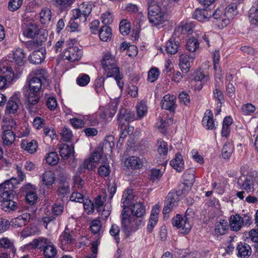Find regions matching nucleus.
I'll list each match as a JSON object with an SVG mask.
<instances>
[{
    "label": "nucleus",
    "mask_w": 258,
    "mask_h": 258,
    "mask_svg": "<svg viewBox=\"0 0 258 258\" xmlns=\"http://www.w3.org/2000/svg\"><path fill=\"white\" fill-rule=\"evenodd\" d=\"M23 0H10L8 9L10 11L14 12L18 10L22 5Z\"/></svg>",
    "instance_id": "61"
},
{
    "label": "nucleus",
    "mask_w": 258,
    "mask_h": 258,
    "mask_svg": "<svg viewBox=\"0 0 258 258\" xmlns=\"http://www.w3.org/2000/svg\"><path fill=\"white\" fill-rule=\"evenodd\" d=\"M107 71H104L107 74V77H113L115 79H118L120 78V74L119 69L115 64L114 66L108 67Z\"/></svg>",
    "instance_id": "46"
},
{
    "label": "nucleus",
    "mask_w": 258,
    "mask_h": 258,
    "mask_svg": "<svg viewBox=\"0 0 258 258\" xmlns=\"http://www.w3.org/2000/svg\"><path fill=\"white\" fill-rule=\"evenodd\" d=\"M124 164L128 168L140 169L143 166V161L138 157L131 156L125 160Z\"/></svg>",
    "instance_id": "26"
},
{
    "label": "nucleus",
    "mask_w": 258,
    "mask_h": 258,
    "mask_svg": "<svg viewBox=\"0 0 258 258\" xmlns=\"http://www.w3.org/2000/svg\"><path fill=\"white\" fill-rule=\"evenodd\" d=\"M213 97L216 100L218 101L217 108L218 113H219L221 111V105L224 102V98L222 92L217 87L216 85L215 89L213 91Z\"/></svg>",
    "instance_id": "37"
},
{
    "label": "nucleus",
    "mask_w": 258,
    "mask_h": 258,
    "mask_svg": "<svg viewBox=\"0 0 258 258\" xmlns=\"http://www.w3.org/2000/svg\"><path fill=\"white\" fill-rule=\"evenodd\" d=\"M49 241L50 240L47 238L40 237L38 238L34 239L33 241L29 243V245L34 249L38 248L42 251L45 247V245L48 244Z\"/></svg>",
    "instance_id": "33"
},
{
    "label": "nucleus",
    "mask_w": 258,
    "mask_h": 258,
    "mask_svg": "<svg viewBox=\"0 0 258 258\" xmlns=\"http://www.w3.org/2000/svg\"><path fill=\"white\" fill-rule=\"evenodd\" d=\"M112 35L111 29L108 26H103L99 31L100 39L103 41L110 40Z\"/></svg>",
    "instance_id": "36"
},
{
    "label": "nucleus",
    "mask_w": 258,
    "mask_h": 258,
    "mask_svg": "<svg viewBox=\"0 0 258 258\" xmlns=\"http://www.w3.org/2000/svg\"><path fill=\"white\" fill-rule=\"evenodd\" d=\"M120 232V228L116 224H112L109 233L110 235L114 237L116 242L118 243L119 241V234Z\"/></svg>",
    "instance_id": "63"
},
{
    "label": "nucleus",
    "mask_w": 258,
    "mask_h": 258,
    "mask_svg": "<svg viewBox=\"0 0 258 258\" xmlns=\"http://www.w3.org/2000/svg\"><path fill=\"white\" fill-rule=\"evenodd\" d=\"M211 17V13L208 14L206 9H197L194 12L192 17L200 22L206 21Z\"/></svg>",
    "instance_id": "29"
},
{
    "label": "nucleus",
    "mask_w": 258,
    "mask_h": 258,
    "mask_svg": "<svg viewBox=\"0 0 258 258\" xmlns=\"http://www.w3.org/2000/svg\"><path fill=\"white\" fill-rule=\"evenodd\" d=\"M21 147L24 150L30 154H33L37 151L38 143L34 140H22L21 143Z\"/></svg>",
    "instance_id": "22"
},
{
    "label": "nucleus",
    "mask_w": 258,
    "mask_h": 258,
    "mask_svg": "<svg viewBox=\"0 0 258 258\" xmlns=\"http://www.w3.org/2000/svg\"><path fill=\"white\" fill-rule=\"evenodd\" d=\"M249 19L251 24H258V1L257 4L249 10Z\"/></svg>",
    "instance_id": "43"
},
{
    "label": "nucleus",
    "mask_w": 258,
    "mask_h": 258,
    "mask_svg": "<svg viewBox=\"0 0 258 258\" xmlns=\"http://www.w3.org/2000/svg\"><path fill=\"white\" fill-rule=\"evenodd\" d=\"M225 13L227 18L229 20V22L232 20L234 16L237 15L238 11L237 5L235 3H232L228 5L225 9Z\"/></svg>",
    "instance_id": "40"
},
{
    "label": "nucleus",
    "mask_w": 258,
    "mask_h": 258,
    "mask_svg": "<svg viewBox=\"0 0 258 258\" xmlns=\"http://www.w3.org/2000/svg\"><path fill=\"white\" fill-rule=\"evenodd\" d=\"M119 31L123 35H128L131 31V24L126 20H122L119 24Z\"/></svg>",
    "instance_id": "52"
},
{
    "label": "nucleus",
    "mask_w": 258,
    "mask_h": 258,
    "mask_svg": "<svg viewBox=\"0 0 258 258\" xmlns=\"http://www.w3.org/2000/svg\"><path fill=\"white\" fill-rule=\"evenodd\" d=\"M105 78L102 77H97L94 82L95 89L97 93H101L104 89Z\"/></svg>",
    "instance_id": "60"
},
{
    "label": "nucleus",
    "mask_w": 258,
    "mask_h": 258,
    "mask_svg": "<svg viewBox=\"0 0 258 258\" xmlns=\"http://www.w3.org/2000/svg\"><path fill=\"white\" fill-rule=\"evenodd\" d=\"M179 42L173 38H170L166 43V51L168 53L174 54L177 51Z\"/></svg>",
    "instance_id": "34"
},
{
    "label": "nucleus",
    "mask_w": 258,
    "mask_h": 258,
    "mask_svg": "<svg viewBox=\"0 0 258 258\" xmlns=\"http://www.w3.org/2000/svg\"><path fill=\"white\" fill-rule=\"evenodd\" d=\"M41 177L43 183L46 185H52L55 180V174L51 171H45Z\"/></svg>",
    "instance_id": "38"
},
{
    "label": "nucleus",
    "mask_w": 258,
    "mask_h": 258,
    "mask_svg": "<svg viewBox=\"0 0 258 258\" xmlns=\"http://www.w3.org/2000/svg\"><path fill=\"white\" fill-rule=\"evenodd\" d=\"M51 18V10L48 8L43 9L40 13V21L42 24H48Z\"/></svg>",
    "instance_id": "42"
},
{
    "label": "nucleus",
    "mask_w": 258,
    "mask_h": 258,
    "mask_svg": "<svg viewBox=\"0 0 258 258\" xmlns=\"http://www.w3.org/2000/svg\"><path fill=\"white\" fill-rule=\"evenodd\" d=\"M148 17L153 25L157 26L163 24L166 20V10L164 7L155 3L149 4Z\"/></svg>",
    "instance_id": "2"
},
{
    "label": "nucleus",
    "mask_w": 258,
    "mask_h": 258,
    "mask_svg": "<svg viewBox=\"0 0 258 258\" xmlns=\"http://www.w3.org/2000/svg\"><path fill=\"white\" fill-rule=\"evenodd\" d=\"M70 192V185L68 182H60L57 190V193L58 195L61 196L62 198L64 197Z\"/></svg>",
    "instance_id": "47"
},
{
    "label": "nucleus",
    "mask_w": 258,
    "mask_h": 258,
    "mask_svg": "<svg viewBox=\"0 0 258 258\" xmlns=\"http://www.w3.org/2000/svg\"><path fill=\"white\" fill-rule=\"evenodd\" d=\"M116 63L115 57L110 52L104 54L101 60L102 67L104 71L109 70L108 67L114 66Z\"/></svg>",
    "instance_id": "24"
},
{
    "label": "nucleus",
    "mask_w": 258,
    "mask_h": 258,
    "mask_svg": "<svg viewBox=\"0 0 258 258\" xmlns=\"http://www.w3.org/2000/svg\"><path fill=\"white\" fill-rule=\"evenodd\" d=\"M15 79L12 68L0 63V89L8 87Z\"/></svg>",
    "instance_id": "5"
},
{
    "label": "nucleus",
    "mask_w": 258,
    "mask_h": 258,
    "mask_svg": "<svg viewBox=\"0 0 258 258\" xmlns=\"http://www.w3.org/2000/svg\"><path fill=\"white\" fill-rule=\"evenodd\" d=\"M95 168V166H93V164H91L90 160L86 159L84 163L78 168V172L81 174L85 171L86 169L92 170Z\"/></svg>",
    "instance_id": "62"
},
{
    "label": "nucleus",
    "mask_w": 258,
    "mask_h": 258,
    "mask_svg": "<svg viewBox=\"0 0 258 258\" xmlns=\"http://www.w3.org/2000/svg\"><path fill=\"white\" fill-rule=\"evenodd\" d=\"M45 48L41 47L39 49L34 51L29 56V61L33 64L41 63L45 57Z\"/></svg>",
    "instance_id": "15"
},
{
    "label": "nucleus",
    "mask_w": 258,
    "mask_h": 258,
    "mask_svg": "<svg viewBox=\"0 0 258 258\" xmlns=\"http://www.w3.org/2000/svg\"><path fill=\"white\" fill-rule=\"evenodd\" d=\"M199 47V42L194 37H190L187 41L186 49L190 52L196 51Z\"/></svg>",
    "instance_id": "48"
},
{
    "label": "nucleus",
    "mask_w": 258,
    "mask_h": 258,
    "mask_svg": "<svg viewBox=\"0 0 258 258\" xmlns=\"http://www.w3.org/2000/svg\"><path fill=\"white\" fill-rule=\"evenodd\" d=\"M237 185L239 189H244L247 192H254L258 185V172H255L252 175L240 176Z\"/></svg>",
    "instance_id": "4"
},
{
    "label": "nucleus",
    "mask_w": 258,
    "mask_h": 258,
    "mask_svg": "<svg viewBox=\"0 0 258 258\" xmlns=\"http://www.w3.org/2000/svg\"><path fill=\"white\" fill-rule=\"evenodd\" d=\"M42 251L44 258H58L57 248L50 240Z\"/></svg>",
    "instance_id": "19"
},
{
    "label": "nucleus",
    "mask_w": 258,
    "mask_h": 258,
    "mask_svg": "<svg viewBox=\"0 0 258 258\" xmlns=\"http://www.w3.org/2000/svg\"><path fill=\"white\" fill-rule=\"evenodd\" d=\"M214 19L217 22L221 21V25L222 27H225L229 24V20L227 18L225 12L224 13V8H217L214 12L211 14Z\"/></svg>",
    "instance_id": "17"
},
{
    "label": "nucleus",
    "mask_w": 258,
    "mask_h": 258,
    "mask_svg": "<svg viewBox=\"0 0 258 258\" xmlns=\"http://www.w3.org/2000/svg\"><path fill=\"white\" fill-rule=\"evenodd\" d=\"M81 22L82 21L80 19V17L78 16L77 17L76 14L73 13V16L70 20L67 28H69L71 32L78 31L79 23Z\"/></svg>",
    "instance_id": "41"
},
{
    "label": "nucleus",
    "mask_w": 258,
    "mask_h": 258,
    "mask_svg": "<svg viewBox=\"0 0 258 258\" xmlns=\"http://www.w3.org/2000/svg\"><path fill=\"white\" fill-rule=\"evenodd\" d=\"M233 150V147L230 143H225L222 150V155L224 159H229Z\"/></svg>",
    "instance_id": "54"
},
{
    "label": "nucleus",
    "mask_w": 258,
    "mask_h": 258,
    "mask_svg": "<svg viewBox=\"0 0 258 258\" xmlns=\"http://www.w3.org/2000/svg\"><path fill=\"white\" fill-rule=\"evenodd\" d=\"M134 196L133 194V190L131 189H127L125 190L122 195V204L124 209L128 207L131 204L132 200L134 199Z\"/></svg>",
    "instance_id": "39"
},
{
    "label": "nucleus",
    "mask_w": 258,
    "mask_h": 258,
    "mask_svg": "<svg viewBox=\"0 0 258 258\" xmlns=\"http://www.w3.org/2000/svg\"><path fill=\"white\" fill-rule=\"evenodd\" d=\"M179 201V195L177 192H170L165 201L163 214L165 215L171 212L178 205Z\"/></svg>",
    "instance_id": "9"
},
{
    "label": "nucleus",
    "mask_w": 258,
    "mask_h": 258,
    "mask_svg": "<svg viewBox=\"0 0 258 258\" xmlns=\"http://www.w3.org/2000/svg\"><path fill=\"white\" fill-rule=\"evenodd\" d=\"M103 154V148H98L94 152L92 156L89 158L87 159V160H90L91 161V164H93V166H95V167L96 165L94 164H96L101 159Z\"/></svg>",
    "instance_id": "45"
},
{
    "label": "nucleus",
    "mask_w": 258,
    "mask_h": 258,
    "mask_svg": "<svg viewBox=\"0 0 258 258\" xmlns=\"http://www.w3.org/2000/svg\"><path fill=\"white\" fill-rule=\"evenodd\" d=\"M76 192L74 191L70 197L71 201L82 203L84 202L83 195L86 193L85 189H75Z\"/></svg>",
    "instance_id": "44"
},
{
    "label": "nucleus",
    "mask_w": 258,
    "mask_h": 258,
    "mask_svg": "<svg viewBox=\"0 0 258 258\" xmlns=\"http://www.w3.org/2000/svg\"><path fill=\"white\" fill-rule=\"evenodd\" d=\"M229 230V224L224 219L217 221L215 226V233L217 235H223L226 234Z\"/></svg>",
    "instance_id": "23"
},
{
    "label": "nucleus",
    "mask_w": 258,
    "mask_h": 258,
    "mask_svg": "<svg viewBox=\"0 0 258 258\" xmlns=\"http://www.w3.org/2000/svg\"><path fill=\"white\" fill-rule=\"evenodd\" d=\"M74 153V147L73 145L69 146L67 144H61L59 146V154L62 158L68 159L72 154Z\"/></svg>",
    "instance_id": "31"
},
{
    "label": "nucleus",
    "mask_w": 258,
    "mask_h": 258,
    "mask_svg": "<svg viewBox=\"0 0 258 258\" xmlns=\"http://www.w3.org/2000/svg\"><path fill=\"white\" fill-rule=\"evenodd\" d=\"M34 75L33 77L29 76L23 87L24 95L28 102L27 108L32 112L37 111V104L42 95L41 90L42 83L46 79V71L44 70H37Z\"/></svg>",
    "instance_id": "1"
},
{
    "label": "nucleus",
    "mask_w": 258,
    "mask_h": 258,
    "mask_svg": "<svg viewBox=\"0 0 258 258\" xmlns=\"http://www.w3.org/2000/svg\"><path fill=\"white\" fill-rule=\"evenodd\" d=\"M30 215L29 214H24L13 219L10 222L11 225L14 228L21 227L26 225L29 221Z\"/></svg>",
    "instance_id": "20"
},
{
    "label": "nucleus",
    "mask_w": 258,
    "mask_h": 258,
    "mask_svg": "<svg viewBox=\"0 0 258 258\" xmlns=\"http://www.w3.org/2000/svg\"><path fill=\"white\" fill-rule=\"evenodd\" d=\"M18 184V180L15 177H12L0 184V201L2 199H7L9 197L13 198L15 194L14 189Z\"/></svg>",
    "instance_id": "6"
},
{
    "label": "nucleus",
    "mask_w": 258,
    "mask_h": 258,
    "mask_svg": "<svg viewBox=\"0 0 258 258\" xmlns=\"http://www.w3.org/2000/svg\"><path fill=\"white\" fill-rule=\"evenodd\" d=\"M157 151L161 155H166L168 153L167 144L165 141L160 139L158 140L157 143Z\"/></svg>",
    "instance_id": "53"
},
{
    "label": "nucleus",
    "mask_w": 258,
    "mask_h": 258,
    "mask_svg": "<svg viewBox=\"0 0 258 258\" xmlns=\"http://www.w3.org/2000/svg\"><path fill=\"white\" fill-rule=\"evenodd\" d=\"M101 19L102 23L105 26H107L113 22V16L111 13L107 12L102 14Z\"/></svg>",
    "instance_id": "64"
},
{
    "label": "nucleus",
    "mask_w": 258,
    "mask_h": 258,
    "mask_svg": "<svg viewBox=\"0 0 258 258\" xmlns=\"http://www.w3.org/2000/svg\"><path fill=\"white\" fill-rule=\"evenodd\" d=\"M123 119L128 121L134 120L135 119L134 113L130 111H127L125 108H121L117 114V120L121 121Z\"/></svg>",
    "instance_id": "35"
},
{
    "label": "nucleus",
    "mask_w": 258,
    "mask_h": 258,
    "mask_svg": "<svg viewBox=\"0 0 258 258\" xmlns=\"http://www.w3.org/2000/svg\"><path fill=\"white\" fill-rule=\"evenodd\" d=\"M170 165L178 172H181L184 169V162L182 155L177 153L175 158L170 161Z\"/></svg>",
    "instance_id": "30"
},
{
    "label": "nucleus",
    "mask_w": 258,
    "mask_h": 258,
    "mask_svg": "<svg viewBox=\"0 0 258 258\" xmlns=\"http://www.w3.org/2000/svg\"><path fill=\"white\" fill-rule=\"evenodd\" d=\"M160 75V72L158 68L155 67L152 68L148 72V80L153 83L157 80Z\"/></svg>",
    "instance_id": "56"
},
{
    "label": "nucleus",
    "mask_w": 258,
    "mask_h": 258,
    "mask_svg": "<svg viewBox=\"0 0 258 258\" xmlns=\"http://www.w3.org/2000/svg\"><path fill=\"white\" fill-rule=\"evenodd\" d=\"M90 230L93 234H100L102 229V223L100 220L95 219L92 221L90 226Z\"/></svg>",
    "instance_id": "50"
},
{
    "label": "nucleus",
    "mask_w": 258,
    "mask_h": 258,
    "mask_svg": "<svg viewBox=\"0 0 258 258\" xmlns=\"http://www.w3.org/2000/svg\"><path fill=\"white\" fill-rule=\"evenodd\" d=\"M194 172V170L190 169L186 170L183 175V181L190 182L189 185H193L194 183L195 180Z\"/></svg>",
    "instance_id": "57"
},
{
    "label": "nucleus",
    "mask_w": 258,
    "mask_h": 258,
    "mask_svg": "<svg viewBox=\"0 0 258 258\" xmlns=\"http://www.w3.org/2000/svg\"><path fill=\"white\" fill-rule=\"evenodd\" d=\"M46 162L49 165H54L59 161V157L57 154L55 152H51L47 154L45 158Z\"/></svg>",
    "instance_id": "58"
},
{
    "label": "nucleus",
    "mask_w": 258,
    "mask_h": 258,
    "mask_svg": "<svg viewBox=\"0 0 258 258\" xmlns=\"http://www.w3.org/2000/svg\"><path fill=\"white\" fill-rule=\"evenodd\" d=\"M22 28L23 35L28 38L34 37L39 30L36 23L32 20L25 21Z\"/></svg>",
    "instance_id": "11"
},
{
    "label": "nucleus",
    "mask_w": 258,
    "mask_h": 258,
    "mask_svg": "<svg viewBox=\"0 0 258 258\" xmlns=\"http://www.w3.org/2000/svg\"><path fill=\"white\" fill-rule=\"evenodd\" d=\"M176 97L174 95H165L161 100V107L162 109L169 110L171 112L174 111L175 109V103Z\"/></svg>",
    "instance_id": "16"
},
{
    "label": "nucleus",
    "mask_w": 258,
    "mask_h": 258,
    "mask_svg": "<svg viewBox=\"0 0 258 258\" xmlns=\"http://www.w3.org/2000/svg\"><path fill=\"white\" fill-rule=\"evenodd\" d=\"M73 232L66 227L60 235L58 240V245L63 250H67L69 246L76 243V239L73 237Z\"/></svg>",
    "instance_id": "7"
},
{
    "label": "nucleus",
    "mask_w": 258,
    "mask_h": 258,
    "mask_svg": "<svg viewBox=\"0 0 258 258\" xmlns=\"http://www.w3.org/2000/svg\"><path fill=\"white\" fill-rule=\"evenodd\" d=\"M173 226L179 229L181 233L187 234L190 231L191 225L189 222V219L186 216L184 217L180 214H177L172 219Z\"/></svg>",
    "instance_id": "8"
},
{
    "label": "nucleus",
    "mask_w": 258,
    "mask_h": 258,
    "mask_svg": "<svg viewBox=\"0 0 258 258\" xmlns=\"http://www.w3.org/2000/svg\"><path fill=\"white\" fill-rule=\"evenodd\" d=\"M131 211L133 217L141 219L143 221V217L146 214L145 207L141 203H136L131 207Z\"/></svg>",
    "instance_id": "18"
},
{
    "label": "nucleus",
    "mask_w": 258,
    "mask_h": 258,
    "mask_svg": "<svg viewBox=\"0 0 258 258\" xmlns=\"http://www.w3.org/2000/svg\"><path fill=\"white\" fill-rule=\"evenodd\" d=\"M21 104V101L19 96L14 94L11 96L6 105V113L7 114H14L17 112L19 105Z\"/></svg>",
    "instance_id": "13"
},
{
    "label": "nucleus",
    "mask_w": 258,
    "mask_h": 258,
    "mask_svg": "<svg viewBox=\"0 0 258 258\" xmlns=\"http://www.w3.org/2000/svg\"><path fill=\"white\" fill-rule=\"evenodd\" d=\"M18 199L13 195V198L8 197L7 199H2L0 202H2V209L6 211L10 212L17 210L18 209Z\"/></svg>",
    "instance_id": "14"
},
{
    "label": "nucleus",
    "mask_w": 258,
    "mask_h": 258,
    "mask_svg": "<svg viewBox=\"0 0 258 258\" xmlns=\"http://www.w3.org/2000/svg\"><path fill=\"white\" fill-rule=\"evenodd\" d=\"M63 54L66 59L71 61H75L81 58L82 55V51L77 46H72L66 48Z\"/></svg>",
    "instance_id": "12"
},
{
    "label": "nucleus",
    "mask_w": 258,
    "mask_h": 258,
    "mask_svg": "<svg viewBox=\"0 0 258 258\" xmlns=\"http://www.w3.org/2000/svg\"><path fill=\"white\" fill-rule=\"evenodd\" d=\"M238 256L241 258H248L251 253L250 246L245 242H240L237 246Z\"/></svg>",
    "instance_id": "25"
},
{
    "label": "nucleus",
    "mask_w": 258,
    "mask_h": 258,
    "mask_svg": "<svg viewBox=\"0 0 258 258\" xmlns=\"http://www.w3.org/2000/svg\"><path fill=\"white\" fill-rule=\"evenodd\" d=\"M203 125L207 130H213L215 124L213 118V114L210 116H204L202 120Z\"/></svg>",
    "instance_id": "55"
},
{
    "label": "nucleus",
    "mask_w": 258,
    "mask_h": 258,
    "mask_svg": "<svg viewBox=\"0 0 258 258\" xmlns=\"http://www.w3.org/2000/svg\"><path fill=\"white\" fill-rule=\"evenodd\" d=\"M13 58L19 66H23L26 61V54L23 49L17 48L13 53Z\"/></svg>",
    "instance_id": "32"
},
{
    "label": "nucleus",
    "mask_w": 258,
    "mask_h": 258,
    "mask_svg": "<svg viewBox=\"0 0 258 258\" xmlns=\"http://www.w3.org/2000/svg\"><path fill=\"white\" fill-rule=\"evenodd\" d=\"M38 199L37 196L34 189H31L27 191L26 200L31 205H34Z\"/></svg>",
    "instance_id": "51"
},
{
    "label": "nucleus",
    "mask_w": 258,
    "mask_h": 258,
    "mask_svg": "<svg viewBox=\"0 0 258 258\" xmlns=\"http://www.w3.org/2000/svg\"><path fill=\"white\" fill-rule=\"evenodd\" d=\"M195 58L194 55L189 56L187 54H181L179 58V66L182 72L185 73L188 72L190 67V59L193 60Z\"/></svg>",
    "instance_id": "21"
},
{
    "label": "nucleus",
    "mask_w": 258,
    "mask_h": 258,
    "mask_svg": "<svg viewBox=\"0 0 258 258\" xmlns=\"http://www.w3.org/2000/svg\"><path fill=\"white\" fill-rule=\"evenodd\" d=\"M5 125H3V134L2 136V139L3 140L4 144L6 146L11 145L15 140V134L14 132L11 131L10 129H5Z\"/></svg>",
    "instance_id": "28"
},
{
    "label": "nucleus",
    "mask_w": 258,
    "mask_h": 258,
    "mask_svg": "<svg viewBox=\"0 0 258 258\" xmlns=\"http://www.w3.org/2000/svg\"><path fill=\"white\" fill-rule=\"evenodd\" d=\"M137 114L139 118L144 117L147 112V107L145 102H140L137 105Z\"/></svg>",
    "instance_id": "59"
},
{
    "label": "nucleus",
    "mask_w": 258,
    "mask_h": 258,
    "mask_svg": "<svg viewBox=\"0 0 258 258\" xmlns=\"http://www.w3.org/2000/svg\"><path fill=\"white\" fill-rule=\"evenodd\" d=\"M142 224L141 219L131 217L126 212L122 210L121 214V228L126 235L128 236L131 234L136 231Z\"/></svg>",
    "instance_id": "3"
},
{
    "label": "nucleus",
    "mask_w": 258,
    "mask_h": 258,
    "mask_svg": "<svg viewBox=\"0 0 258 258\" xmlns=\"http://www.w3.org/2000/svg\"><path fill=\"white\" fill-rule=\"evenodd\" d=\"M93 5L90 3L86 2L82 4L78 9H74L72 13L76 14V16L80 17V19L85 22L87 18L91 14Z\"/></svg>",
    "instance_id": "10"
},
{
    "label": "nucleus",
    "mask_w": 258,
    "mask_h": 258,
    "mask_svg": "<svg viewBox=\"0 0 258 258\" xmlns=\"http://www.w3.org/2000/svg\"><path fill=\"white\" fill-rule=\"evenodd\" d=\"M48 36V33L45 32L44 30H39L37 32L35 36H34L35 40L36 42L37 45H42L43 43L44 42Z\"/></svg>",
    "instance_id": "49"
},
{
    "label": "nucleus",
    "mask_w": 258,
    "mask_h": 258,
    "mask_svg": "<svg viewBox=\"0 0 258 258\" xmlns=\"http://www.w3.org/2000/svg\"><path fill=\"white\" fill-rule=\"evenodd\" d=\"M241 216L238 214L232 215L229 218V227L232 231H237L242 227V224L241 221Z\"/></svg>",
    "instance_id": "27"
}]
</instances>
